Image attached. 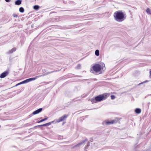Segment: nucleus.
<instances>
[{"label":"nucleus","instance_id":"cd10ccee","mask_svg":"<svg viewBox=\"0 0 151 151\" xmlns=\"http://www.w3.org/2000/svg\"><path fill=\"white\" fill-rule=\"evenodd\" d=\"M150 76H151V70L150 71Z\"/></svg>","mask_w":151,"mask_h":151},{"label":"nucleus","instance_id":"f257e3e1","mask_svg":"<svg viewBox=\"0 0 151 151\" xmlns=\"http://www.w3.org/2000/svg\"><path fill=\"white\" fill-rule=\"evenodd\" d=\"M126 16L125 13L123 12L122 11H117L114 14V19L118 22H122L124 20Z\"/></svg>","mask_w":151,"mask_h":151},{"label":"nucleus","instance_id":"2eb2a0df","mask_svg":"<svg viewBox=\"0 0 151 151\" xmlns=\"http://www.w3.org/2000/svg\"><path fill=\"white\" fill-rule=\"evenodd\" d=\"M33 8L34 9L37 10L39 9L40 6L38 5H36L34 6Z\"/></svg>","mask_w":151,"mask_h":151},{"label":"nucleus","instance_id":"dca6fc26","mask_svg":"<svg viewBox=\"0 0 151 151\" xmlns=\"http://www.w3.org/2000/svg\"><path fill=\"white\" fill-rule=\"evenodd\" d=\"M95 54L97 56H98L99 55V51L98 50H96L95 51Z\"/></svg>","mask_w":151,"mask_h":151},{"label":"nucleus","instance_id":"393cba45","mask_svg":"<svg viewBox=\"0 0 151 151\" xmlns=\"http://www.w3.org/2000/svg\"><path fill=\"white\" fill-rule=\"evenodd\" d=\"M5 1L7 2H9L11 1V0H5Z\"/></svg>","mask_w":151,"mask_h":151},{"label":"nucleus","instance_id":"ddd939ff","mask_svg":"<svg viewBox=\"0 0 151 151\" xmlns=\"http://www.w3.org/2000/svg\"><path fill=\"white\" fill-rule=\"evenodd\" d=\"M141 110L140 109L136 108L135 110V112L136 113L139 114L141 112Z\"/></svg>","mask_w":151,"mask_h":151},{"label":"nucleus","instance_id":"b1692460","mask_svg":"<svg viewBox=\"0 0 151 151\" xmlns=\"http://www.w3.org/2000/svg\"><path fill=\"white\" fill-rule=\"evenodd\" d=\"M19 85H20L21 84H24V83H23V81L19 83Z\"/></svg>","mask_w":151,"mask_h":151},{"label":"nucleus","instance_id":"6e6552de","mask_svg":"<svg viewBox=\"0 0 151 151\" xmlns=\"http://www.w3.org/2000/svg\"><path fill=\"white\" fill-rule=\"evenodd\" d=\"M9 72L8 71H6L2 73L0 76V78H3L6 76L8 74Z\"/></svg>","mask_w":151,"mask_h":151},{"label":"nucleus","instance_id":"6ab92c4d","mask_svg":"<svg viewBox=\"0 0 151 151\" xmlns=\"http://www.w3.org/2000/svg\"><path fill=\"white\" fill-rule=\"evenodd\" d=\"M48 117H46L43 119H42V120H40V121L37 122V123H40V122H43V121H44L46 120H47V119H48Z\"/></svg>","mask_w":151,"mask_h":151},{"label":"nucleus","instance_id":"f8f14e48","mask_svg":"<svg viewBox=\"0 0 151 151\" xmlns=\"http://www.w3.org/2000/svg\"><path fill=\"white\" fill-rule=\"evenodd\" d=\"M16 50V48L15 47H14L10 50H9V52H7L8 54H11L13 52L15 51Z\"/></svg>","mask_w":151,"mask_h":151},{"label":"nucleus","instance_id":"5701e85b","mask_svg":"<svg viewBox=\"0 0 151 151\" xmlns=\"http://www.w3.org/2000/svg\"><path fill=\"white\" fill-rule=\"evenodd\" d=\"M13 16L14 17H18V15L15 14H14L13 15Z\"/></svg>","mask_w":151,"mask_h":151},{"label":"nucleus","instance_id":"39448f33","mask_svg":"<svg viewBox=\"0 0 151 151\" xmlns=\"http://www.w3.org/2000/svg\"><path fill=\"white\" fill-rule=\"evenodd\" d=\"M118 121V119L113 120L110 121H104L103 123V125H109L116 123Z\"/></svg>","mask_w":151,"mask_h":151},{"label":"nucleus","instance_id":"4be33fe9","mask_svg":"<svg viewBox=\"0 0 151 151\" xmlns=\"http://www.w3.org/2000/svg\"><path fill=\"white\" fill-rule=\"evenodd\" d=\"M111 99H114L115 98V96L114 95H111Z\"/></svg>","mask_w":151,"mask_h":151},{"label":"nucleus","instance_id":"4468645a","mask_svg":"<svg viewBox=\"0 0 151 151\" xmlns=\"http://www.w3.org/2000/svg\"><path fill=\"white\" fill-rule=\"evenodd\" d=\"M146 12L148 14H151V10L149 8H148L146 10Z\"/></svg>","mask_w":151,"mask_h":151},{"label":"nucleus","instance_id":"c85d7f7f","mask_svg":"<svg viewBox=\"0 0 151 151\" xmlns=\"http://www.w3.org/2000/svg\"><path fill=\"white\" fill-rule=\"evenodd\" d=\"M64 124V123L63 122V124Z\"/></svg>","mask_w":151,"mask_h":151},{"label":"nucleus","instance_id":"c756f323","mask_svg":"<svg viewBox=\"0 0 151 151\" xmlns=\"http://www.w3.org/2000/svg\"><path fill=\"white\" fill-rule=\"evenodd\" d=\"M97 80V79H95V80Z\"/></svg>","mask_w":151,"mask_h":151},{"label":"nucleus","instance_id":"1a4fd4ad","mask_svg":"<svg viewBox=\"0 0 151 151\" xmlns=\"http://www.w3.org/2000/svg\"><path fill=\"white\" fill-rule=\"evenodd\" d=\"M42 110V108H40L36 111H34L32 113V114L33 115H35L41 112Z\"/></svg>","mask_w":151,"mask_h":151},{"label":"nucleus","instance_id":"f03ea898","mask_svg":"<svg viewBox=\"0 0 151 151\" xmlns=\"http://www.w3.org/2000/svg\"><path fill=\"white\" fill-rule=\"evenodd\" d=\"M57 70H55L52 71L51 72H48L47 73H46L44 74L43 75L37 76L34 78H29L27 79L24 81H23V83H28L30 81H31L35 80V79H37V78H38L40 77H41V76H45L47 75L50 73H53V72H57Z\"/></svg>","mask_w":151,"mask_h":151},{"label":"nucleus","instance_id":"9b49d317","mask_svg":"<svg viewBox=\"0 0 151 151\" xmlns=\"http://www.w3.org/2000/svg\"><path fill=\"white\" fill-rule=\"evenodd\" d=\"M22 0H17L15 2V4L16 5H19L22 3Z\"/></svg>","mask_w":151,"mask_h":151},{"label":"nucleus","instance_id":"423d86ee","mask_svg":"<svg viewBox=\"0 0 151 151\" xmlns=\"http://www.w3.org/2000/svg\"><path fill=\"white\" fill-rule=\"evenodd\" d=\"M87 139H86L85 140H83L81 141L80 143H78V144L76 145H75L73 147V148H75L76 147H80V146H81L82 145H83L86 141H87Z\"/></svg>","mask_w":151,"mask_h":151},{"label":"nucleus","instance_id":"a878e982","mask_svg":"<svg viewBox=\"0 0 151 151\" xmlns=\"http://www.w3.org/2000/svg\"><path fill=\"white\" fill-rule=\"evenodd\" d=\"M42 72H43V73H44L45 72L46 70L45 69H42Z\"/></svg>","mask_w":151,"mask_h":151},{"label":"nucleus","instance_id":"7c9ffc66","mask_svg":"<svg viewBox=\"0 0 151 151\" xmlns=\"http://www.w3.org/2000/svg\"><path fill=\"white\" fill-rule=\"evenodd\" d=\"M1 127V126L0 125V127Z\"/></svg>","mask_w":151,"mask_h":151},{"label":"nucleus","instance_id":"412c9836","mask_svg":"<svg viewBox=\"0 0 151 151\" xmlns=\"http://www.w3.org/2000/svg\"><path fill=\"white\" fill-rule=\"evenodd\" d=\"M148 81H144V82H142V83H139L138 85V86H139V85H140V84H143V83H146V82H147Z\"/></svg>","mask_w":151,"mask_h":151},{"label":"nucleus","instance_id":"aec40b11","mask_svg":"<svg viewBox=\"0 0 151 151\" xmlns=\"http://www.w3.org/2000/svg\"><path fill=\"white\" fill-rule=\"evenodd\" d=\"M81 65L80 64H78L77 66L76 67V69H79L81 68Z\"/></svg>","mask_w":151,"mask_h":151},{"label":"nucleus","instance_id":"0eeeda50","mask_svg":"<svg viewBox=\"0 0 151 151\" xmlns=\"http://www.w3.org/2000/svg\"><path fill=\"white\" fill-rule=\"evenodd\" d=\"M67 117V115H64L63 116L59 118V119L57 120V122L58 123L60 122L63 121L64 120L66 119Z\"/></svg>","mask_w":151,"mask_h":151},{"label":"nucleus","instance_id":"20e7f679","mask_svg":"<svg viewBox=\"0 0 151 151\" xmlns=\"http://www.w3.org/2000/svg\"><path fill=\"white\" fill-rule=\"evenodd\" d=\"M101 68V66L99 64H96L92 67V69H90V71L92 73H93V71L96 72L100 71Z\"/></svg>","mask_w":151,"mask_h":151},{"label":"nucleus","instance_id":"a211bd4d","mask_svg":"<svg viewBox=\"0 0 151 151\" xmlns=\"http://www.w3.org/2000/svg\"><path fill=\"white\" fill-rule=\"evenodd\" d=\"M91 101L92 102V104L96 103L97 102V101H96L95 100V98L94 99H91Z\"/></svg>","mask_w":151,"mask_h":151},{"label":"nucleus","instance_id":"9d476101","mask_svg":"<svg viewBox=\"0 0 151 151\" xmlns=\"http://www.w3.org/2000/svg\"><path fill=\"white\" fill-rule=\"evenodd\" d=\"M54 122V121H52L51 122H50L43 124H42L40 125H38L37 127H42V126H46L50 125H51L52 123H53Z\"/></svg>","mask_w":151,"mask_h":151},{"label":"nucleus","instance_id":"f3484780","mask_svg":"<svg viewBox=\"0 0 151 151\" xmlns=\"http://www.w3.org/2000/svg\"><path fill=\"white\" fill-rule=\"evenodd\" d=\"M19 11L21 13H23L24 12V9L22 7H20L19 9Z\"/></svg>","mask_w":151,"mask_h":151},{"label":"nucleus","instance_id":"7ed1b4c3","mask_svg":"<svg viewBox=\"0 0 151 151\" xmlns=\"http://www.w3.org/2000/svg\"><path fill=\"white\" fill-rule=\"evenodd\" d=\"M107 97V96L106 94H104L102 95H99L96 96L95 97V100L97 102L106 99Z\"/></svg>","mask_w":151,"mask_h":151},{"label":"nucleus","instance_id":"bb28decb","mask_svg":"<svg viewBox=\"0 0 151 151\" xmlns=\"http://www.w3.org/2000/svg\"><path fill=\"white\" fill-rule=\"evenodd\" d=\"M19 85V83H17V84L15 85V86H18V85Z\"/></svg>","mask_w":151,"mask_h":151}]
</instances>
